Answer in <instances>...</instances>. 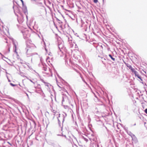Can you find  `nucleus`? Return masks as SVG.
<instances>
[{
  "instance_id": "obj_1",
  "label": "nucleus",
  "mask_w": 147,
  "mask_h": 147,
  "mask_svg": "<svg viewBox=\"0 0 147 147\" xmlns=\"http://www.w3.org/2000/svg\"><path fill=\"white\" fill-rule=\"evenodd\" d=\"M131 71L133 73H134L136 76H137L138 78L140 79L142 81V80L141 77L139 76L138 75V72L136 71L135 70V69H133L131 70Z\"/></svg>"
},
{
  "instance_id": "obj_2",
  "label": "nucleus",
  "mask_w": 147,
  "mask_h": 147,
  "mask_svg": "<svg viewBox=\"0 0 147 147\" xmlns=\"http://www.w3.org/2000/svg\"><path fill=\"white\" fill-rule=\"evenodd\" d=\"M0 31H3V32H4V31L3 30V26H1L0 24Z\"/></svg>"
},
{
  "instance_id": "obj_3",
  "label": "nucleus",
  "mask_w": 147,
  "mask_h": 147,
  "mask_svg": "<svg viewBox=\"0 0 147 147\" xmlns=\"http://www.w3.org/2000/svg\"><path fill=\"white\" fill-rule=\"evenodd\" d=\"M13 45H14L13 47H14V48L15 49V51H14L16 53H17V52H16V45L15 43L13 44Z\"/></svg>"
},
{
  "instance_id": "obj_4",
  "label": "nucleus",
  "mask_w": 147,
  "mask_h": 147,
  "mask_svg": "<svg viewBox=\"0 0 147 147\" xmlns=\"http://www.w3.org/2000/svg\"><path fill=\"white\" fill-rule=\"evenodd\" d=\"M109 57L113 61H115V58L113 57L111 55L109 54Z\"/></svg>"
},
{
  "instance_id": "obj_5",
  "label": "nucleus",
  "mask_w": 147,
  "mask_h": 147,
  "mask_svg": "<svg viewBox=\"0 0 147 147\" xmlns=\"http://www.w3.org/2000/svg\"><path fill=\"white\" fill-rule=\"evenodd\" d=\"M128 67L131 69V70L133 69L132 66L130 65H129V66H128Z\"/></svg>"
},
{
  "instance_id": "obj_6",
  "label": "nucleus",
  "mask_w": 147,
  "mask_h": 147,
  "mask_svg": "<svg viewBox=\"0 0 147 147\" xmlns=\"http://www.w3.org/2000/svg\"><path fill=\"white\" fill-rule=\"evenodd\" d=\"M10 84L12 86H16L17 85H16V84H13L12 83H10Z\"/></svg>"
},
{
  "instance_id": "obj_7",
  "label": "nucleus",
  "mask_w": 147,
  "mask_h": 147,
  "mask_svg": "<svg viewBox=\"0 0 147 147\" xmlns=\"http://www.w3.org/2000/svg\"><path fill=\"white\" fill-rule=\"evenodd\" d=\"M93 1L94 3H96L98 2V0H94Z\"/></svg>"
},
{
  "instance_id": "obj_8",
  "label": "nucleus",
  "mask_w": 147,
  "mask_h": 147,
  "mask_svg": "<svg viewBox=\"0 0 147 147\" xmlns=\"http://www.w3.org/2000/svg\"><path fill=\"white\" fill-rule=\"evenodd\" d=\"M144 112L145 113L147 114V109H146L145 110Z\"/></svg>"
},
{
  "instance_id": "obj_9",
  "label": "nucleus",
  "mask_w": 147,
  "mask_h": 147,
  "mask_svg": "<svg viewBox=\"0 0 147 147\" xmlns=\"http://www.w3.org/2000/svg\"><path fill=\"white\" fill-rule=\"evenodd\" d=\"M20 1H21V2H22V5L23 6L24 5V1H23V0H20Z\"/></svg>"
},
{
  "instance_id": "obj_10",
  "label": "nucleus",
  "mask_w": 147,
  "mask_h": 147,
  "mask_svg": "<svg viewBox=\"0 0 147 147\" xmlns=\"http://www.w3.org/2000/svg\"><path fill=\"white\" fill-rule=\"evenodd\" d=\"M126 66H127L128 67V66H129V65L128 64H126Z\"/></svg>"
},
{
  "instance_id": "obj_11",
  "label": "nucleus",
  "mask_w": 147,
  "mask_h": 147,
  "mask_svg": "<svg viewBox=\"0 0 147 147\" xmlns=\"http://www.w3.org/2000/svg\"><path fill=\"white\" fill-rule=\"evenodd\" d=\"M65 10L67 11H68L67 9H65Z\"/></svg>"
},
{
  "instance_id": "obj_12",
  "label": "nucleus",
  "mask_w": 147,
  "mask_h": 147,
  "mask_svg": "<svg viewBox=\"0 0 147 147\" xmlns=\"http://www.w3.org/2000/svg\"><path fill=\"white\" fill-rule=\"evenodd\" d=\"M42 82H44V83H45V82H43V81H42Z\"/></svg>"
}]
</instances>
